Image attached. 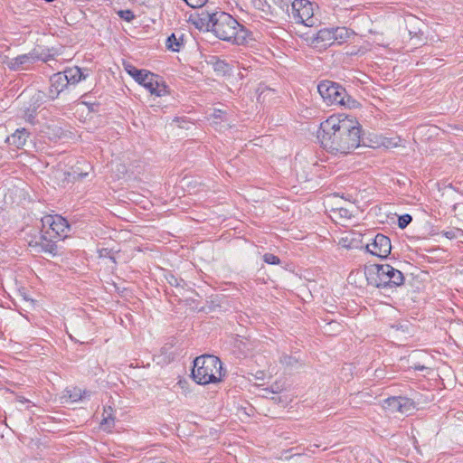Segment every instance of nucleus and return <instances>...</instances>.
Segmentation results:
<instances>
[{
    "mask_svg": "<svg viewBox=\"0 0 463 463\" xmlns=\"http://www.w3.org/2000/svg\"><path fill=\"white\" fill-rule=\"evenodd\" d=\"M317 138L328 153L346 156L360 146L361 125L352 116L335 114L320 123Z\"/></svg>",
    "mask_w": 463,
    "mask_h": 463,
    "instance_id": "1",
    "label": "nucleus"
},
{
    "mask_svg": "<svg viewBox=\"0 0 463 463\" xmlns=\"http://www.w3.org/2000/svg\"><path fill=\"white\" fill-rule=\"evenodd\" d=\"M212 32L221 40L232 42L237 45L248 43L249 31L240 24L231 14L225 12H215Z\"/></svg>",
    "mask_w": 463,
    "mask_h": 463,
    "instance_id": "2",
    "label": "nucleus"
},
{
    "mask_svg": "<svg viewBox=\"0 0 463 463\" xmlns=\"http://www.w3.org/2000/svg\"><path fill=\"white\" fill-rule=\"evenodd\" d=\"M192 375L199 384L217 383L222 380V362L214 355H202L194 361Z\"/></svg>",
    "mask_w": 463,
    "mask_h": 463,
    "instance_id": "3",
    "label": "nucleus"
},
{
    "mask_svg": "<svg viewBox=\"0 0 463 463\" xmlns=\"http://www.w3.org/2000/svg\"><path fill=\"white\" fill-rule=\"evenodd\" d=\"M369 285L376 288H392L403 284V274L389 264L372 265L365 269Z\"/></svg>",
    "mask_w": 463,
    "mask_h": 463,
    "instance_id": "4",
    "label": "nucleus"
},
{
    "mask_svg": "<svg viewBox=\"0 0 463 463\" xmlns=\"http://www.w3.org/2000/svg\"><path fill=\"white\" fill-rule=\"evenodd\" d=\"M125 70L137 82L144 86L151 95L163 97L168 93L167 87L159 75L146 70H139L131 64H127Z\"/></svg>",
    "mask_w": 463,
    "mask_h": 463,
    "instance_id": "5",
    "label": "nucleus"
},
{
    "mask_svg": "<svg viewBox=\"0 0 463 463\" xmlns=\"http://www.w3.org/2000/svg\"><path fill=\"white\" fill-rule=\"evenodd\" d=\"M42 232L45 240L53 241L68 236L70 225L66 219L59 214L45 215L42 218Z\"/></svg>",
    "mask_w": 463,
    "mask_h": 463,
    "instance_id": "6",
    "label": "nucleus"
},
{
    "mask_svg": "<svg viewBox=\"0 0 463 463\" xmlns=\"http://www.w3.org/2000/svg\"><path fill=\"white\" fill-rule=\"evenodd\" d=\"M317 90L327 105H344L345 90L335 82L324 80L317 86Z\"/></svg>",
    "mask_w": 463,
    "mask_h": 463,
    "instance_id": "7",
    "label": "nucleus"
},
{
    "mask_svg": "<svg viewBox=\"0 0 463 463\" xmlns=\"http://www.w3.org/2000/svg\"><path fill=\"white\" fill-rule=\"evenodd\" d=\"M292 16L296 23L313 26L314 10L313 5L307 0H294L291 3Z\"/></svg>",
    "mask_w": 463,
    "mask_h": 463,
    "instance_id": "8",
    "label": "nucleus"
},
{
    "mask_svg": "<svg viewBox=\"0 0 463 463\" xmlns=\"http://www.w3.org/2000/svg\"><path fill=\"white\" fill-rule=\"evenodd\" d=\"M52 56H43L37 50H33L29 53L19 55L15 58L11 59L7 62L9 69L13 71L28 70L29 67L37 61H47Z\"/></svg>",
    "mask_w": 463,
    "mask_h": 463,
    "instance_id": "9",
    "label": "nucleus"
},
{
    "mask_svg": "<svg viewBox=\"0 0 463 463\" xmlns=\"http://www.w3.org/2000/svg\"><path fill=\"white\" fill-rule=\"evenodd\" d=\"M365 248L372 255L384 259L391 253V240L387 236L378 233L371 243L366 244Z\"/></svg>",
    "mask_w": 463,
    "mask_h": 463,
    "instance_id": "10",
    "label": "nucleus"
},
{
    "mask_svg": "<svg viewBox=\"0 0 463 463\" xmlns=\"http://www.w3.org/2000/svg\"><path fill=\"white\" fill-rule=\"evenodd\" d=\"M310 47L319 52L334 44L333 31L331 28L320 29L316 34L307 39Z\"/></svg>",
    "mask_w": 463,
    "mask_h": 463,
    "instance_id": "11",
    "label": "nucleus"
},
{
    "mask_svg": "<svg viewBox=\"0 0 463 463\" xmlns=\"http://www.w3.org/2000/svg\"><path fill=\"white\" fill-rule=\"evenodd\" d=\"M383 408L391 413L408 414L413 409V402L406 397H391L384 400Z\"/></svg>",
    "mask_w": 463,
    "mask_h": 463,
    "instance_id": "12",
    "label": "nucleus"
},
{
    "mask_svg": "<svg viewBox=\"0 0 463 463\" xmlns=\"http://www.w3.org/2000/svg\"><path fill=\"white\" fill-rule=\"evenodd\" d=\"M214 18L215 13L203 10L195 15H192L190 19L199 30L212 31Z\"/></svg>",
    "mask_w": 463,
    "mask_h": 463,
    "instance_id": "13",
    "label": "nucleus"
},
{
    "mask_svg": "<svg viewBox=\"0 0 463 463\" xmlns=\"http://www.w3.org/2000/svg\"><path fill=\"white\" fill-rule=\"evenodd\" d=\"M347 204V206H344L341 203H337L335 208H332V217L338 219L340 222L350 220L354 216L356 207L351 203Z\"/></svg>",
    "mask_w": 463,
    "mask_h": 463,
    "instance_id": "14",
    "label": "nucleus"
},
{
    "mask_svg": "<svg viewBox=\"0 0 463 463\" xmlns=\"http://www.w3.org/2000/svg\"><path fill=\"white\" fill-rule=\"evenodd\" d=\"M29 137V132L25 128L17 129L13 135L7 137L6 141L16 148L23 147Z\"/></svg>",
    "mask_w": 463,
    "mask_h": 463,
    "instance_id": "15",
    "label": "nucleus"
},
{
    "mask_svg": "<svg viewBox=\"0 0 463 463\" xmlns=\"http://www.w3.org/2000/svg\"><path fill=\"white\" fill-rule=\"evenodd\" d=\"M62 73L68 80V84H76L86 78L81 70L76 66L66 69Z\"/></svg>",
    "mask_w": 463,
    "mask_h": 463,
    "instance_id": "16",
    "label": "nucleus"
},
{
    "mask_svg": "<svg viewBox=\"0 0 463 463\" xmlns=\"http://www.w3.org/2000/svg\"><path fill=\"white\" fill-rule=\"evenodd\" d=\"M333 31L334 43L341 44L346 42L354 33L345 27L331 28Z\"/></svg>",
    "mask_w": 463,
    "mask_h": 463,
    "instance_id": "17",
    "label": "nucleus"
},
{
    "mask_svg": "<svg viewBox=\"0 0 463 463\" xmlns=\"http://www.w3.org/2000/svg\"><path fill=\"white\" fill-rule=\"evenodd\" d=\"M360 237V233L350 232L345 237L341 238L339 243L342 247L347 249L358 248L359 243L361 242Z\"/></svg>",
    "mask_w": 463,
    "mask_h": 463,
    "instance_id": "18",
    "label": "nucleus"
},
{
    "mask_svg": "<svg viewBox=\"0 0 463 463\" xmlns=\"http://www.w3.org/2000/svg\"><path fill=\"white\" fill-rule=\"evenodd\" d=\"M165 45L168 50L179 52L184 45L183 34L177 35L176 33H172L166 39Z\"/></svg>",
    "mask_w": 463,
    "mask_h": 463,
    "instance_id": "19",
    "label": "nucleus"
},
{
    "mask_svg": "<svg viewBox=\"0 0 463 463\" xmlns=\"http://www.w3.org/2000/svg\"><path fill=\"white\" fill-rule=\"evenodd\" d=\"M86 394V392L82 393L81 390L77 387L68 388L64 392L63 398L68 399L69 401L75 402L83 398V395Z\"/></svg>",
    "mask_w": 463,
    "mask_h": 463,
    "instance_id": "20",
    "label": "nucleus"
},
{
    "mask_svg": "<svg viewBox=\"0 0 463 463\" xmlns=\"http://www.w3.org/2000/svg\"><path fill=\"white\" fill-rule=\"evenodd\" d=\"M50 80L53 88L58 89L61 91L64 90V88H66L69 85L68 80L65 78L62 72L53 74L51 77Z\"/></svg>",
    "mask_w": 463,
    "mask_h": 463,
    "instance_id": "21",
    "label": "nucleus"
},
{
    "mask_svg": "<svg viewBox=\"0 0 463 463\" xmlns=\"http://www.w3.org/2000/svg\"><path fill=\"white\" fill-rule=\"evenodd\" d=\"M214 71L219 75H226L231 71V68L228 63L222 60H216L213 64Z\"/></svg>",
    "mask_w": 463,
    "mask_h": 463,
    "instance_id": "22",
    "label": "nucleus"
},
{
    "mask_svg": "<svg viewBox=\"0 0 463 463\" xmlns=\"http://www.w3.org/2000/svg\"><path fill=\"white\" fill-rule=\"evenodd\" d=\"M104 413H107L108 415L103 417L100 424L105 430H109L114 426V418L106 410Z\"/></svg>",
    "mask_w": 463,
    "mask_h": 463,
    "instance_id": "23",
    "label": "nucleus"
},
{
    "mask_svg": "<svg viewBox=\"0 0 463 463\" xmlns=\"http://www.w3.org/2000/svg\"><path fill=\"white\" fill-rule=\"evenodd\" d=\"M341 325L335 321L328 323L326 326V333L329 335L336 334L341 329Z\"/></svg>",
    "mask_w": 463,
    "mask_h": 463,
    "instance_id": "24",
    "label": "nucleus"
},
{
    "mask_svg": "<svg viewBox=\"0 0 463 463\" xmlns=\"http://www.w3.org/2000/svg\"><path fill=\"white\" fill-rule=\"evenodd\" d=\"M411 221H412V217L410 214H403L399 217L398 226L401 229H404L411 223Z\"/></svg>",
    "mask_w": 463,
    "mask_h": 463,
    "instance_id": "25",
    "label": "nucleus"
},
{
    "mask_svg": "<svg viewBox=\"0 0 463 463\" xmlns=\"http://www.w3.org/2000/svg\"><path fill=\"white\" fill-rule=\"evenodd\" d=\"M263 260L266 263L271 264V265H279L280 263V260L279 259V257H277L271 253H265L263 255Z\"/></svg>",
    "mask_w": 463,
    "mask_h": 463,
    "instance_id": "26",
    "label": "nucleus"
},
{
    "mask_svg": "<svg viewBox=\"0 0 463 463\" xmlns=\"http://www.w3.org/2000/svg\"><path fill=\"white\" fill-rule=\"evenodd\" d=\"M118 15L127 22H130L135 18L134 14L130 10H121L118 12Z\"/></svg>",
    "mask_w": 463,
    "mask_h": 463,
    "instance_id": "27",
    "label": "nucleus"
},
{
    "mask_svg": "<svg viewBox=\"0 0 463 463\" xmlns=\"http://www.w3.org/2000/svg\"><path fill=\"white\" fill-rule=\"evenodd\" d=\"M189 6L193 8H200L203 6L208 0H184Z\"/></svg>",
    "mask_w": 463,
    "mask_h": 463,
    "instance_id": "28",
    "label": "nucleus"
},
{
    "mask_svg": "<svg viewBox=\"0 0 463 463\" xmlns=\"http://www.w3.org/2000/svg\"><path fill=\"white\" fill-rule=\"evenodd\" d=\"M280 362L288 366H292L297 363V359L295 357L285 354L280 358Z\"/></svg>",
    "mask_w": 463,
    "mask_h": 463,
    "instance_id": "29",
    "label": "nucleus"
},
{
    "mask_svg": "<svg viewBox=\"0 0 463 463\" xmlns=\"http://www.w3.org/2000/svg\"><path fill=\"white\" fill-rule=\"evenodd\" d=\"M275 5H277L281 10H285L288 8V2L290 0H272Z\"/></svg>",
    "mask_w": 463,
    "mask_h": 463,
    "instance_id": "30",
    "label": "nucleus"
},
{
    "mask_svg": "<svg viewBox=\"0 0 463 463\" xmlns=\"http://www.w3.org/2000/svg\"><path fill=\"white\" fill-rule=\"evenodd\" d=\"M61 92V90L55 89L52 87V84L51 83L50 90H49V97L52 99H54L58 97V95Z\"/></svg>",
    "mask_w": 463,
    "mask_h": 463,
    "instance_id": "31",
    "label": "nucleus"
},
{
    "mask_svg": "<svg viewBox=\"0 0 463 463\" xmlns=\"http://www.w3.org/2000/svg\"><path fill=\"white\" fill-rule=\"evenodd\" d=\"M85 165V172H80V173H78V177L79 178H83L85 176L88 175V170L90 169V167L88 165Z\"/></svg>",
    "mask_w": 463,
    "mask_h": 463,
    "instance_id": "32",
    "label": "nucleus"
},
{
    "mask_svg": "<svg viewBox=\"0 0 463 463\" xmlns=\"http://www.w3.org/2000/svg\"><path fill=\"white\" fill-rule=\"evenodd\" d=\"M412 368L414 370H419V371H423V370H428L429 368L425 365H420V364H414L412 365Z\"/></svg>",
    "mask_w": 463,
    "mask_h": 463,
    "instance_id": "33",
    "label": "nucleus"
},
{
    "mask_svg": "<svg viewBox=\"0 0 463 463\" xmlns=\"http://www.w3.org/2000/svg\"><path fill=\"white\" fill-rule=\"evenodd\" d=\"M444 235L449 239H452L455 237V233L453 232H446Z\"/></svg>",
    "mask_w": 463,
    "mask_h": 463,
    "instance_id": "34",
    "label": "nucleus"
},
{
    "mask_svg": "<svg viewBox=\"0 0 463 463\" xmlns=\"http://www.w3.org/2000/svg\"><path fill=\"white\" fill-rule=\"evenodd\" d=\"M154 100H155V98H153V100L151 101V104H150V106H151V107H156V105L155 104Z\"/></svg>",
    "mask_w": 463,
    "mask_h": 463,
    "instance_id": "35",
    "label": "nucleus"
},
{
    "mask_svg": "<svg viewBox=\"0 0 463 463\" xmlns=\"http://www.w3.org/2000/svg\"><path fill=\"white\" fill-rule=\"evenodd\" d=\"M260 373L261 374V376H260V375H258V376H257V378H258V379H262V378H263V377H262V376H263V373H262V372H260Z\"/></svg>",
    "mask_w": 463,
    "mask_h": 463,
    "instance_id": "36",
    "label": "nucleus"
},
{
    "mask_svg": "<svg viewBox=\"0 0 463 463\" xmlns=\"http://www.w3.org/2000/svg\"><path fill=\"white\" fill-rule=\"evenodd\" d=\"M32 118H33V116L30 114V115H29V117H28V118H27V120H28V121H30V122H32Z\"/></svg>",
    "mask_w": 463,
    "mask_h": 463,
    "instance_id": "37",
    "label": "nucleus"
},
{
    "mask_svg": "<svg viewBox=\"0 0 463 463\" xmlns=\"http://www.w3.org/2000/svg\"><path fill=\"white\" fill-rule=\"evenodd\" d=\"M75 174H76V170H75V167H74L73 168V172H72L73 179H75Z\"/></svg>",
    "mask_w": 463,
    "mask_h": 463,
    "instance_id": "38",
    "label": "nucleus"
},
{
    "mask_svg": "<svg viewBox=\"0 0 463 463\" xmlns=\"http://www.w3.org/2000/svg\"><path fill=\"white\" fill-rule=\"evenodd\" d=\"M19 401H20L21 402H26V400H25V399H24V398H23V399H20Z\"/></svg>",
    "mask_w": 463,
    "mask_h": 463,
    "instance_id": "39",
    "label": "nucleus"
},
{
    "mask_svg": "<svg viewBox=\"0 0 463 463\" xmlns=\"http://www.w3.org/2000/svg\"><path fill=\"white\" fill-rule=\"evenodd\" d=\"M158 463H165V462H162V461H161V462H158Z\"/></svg>",
    "mask_w": 463,
    "mask_h": 463,
    "instance_id": "40",
    "label": "nucleus"
}]
</instances>
